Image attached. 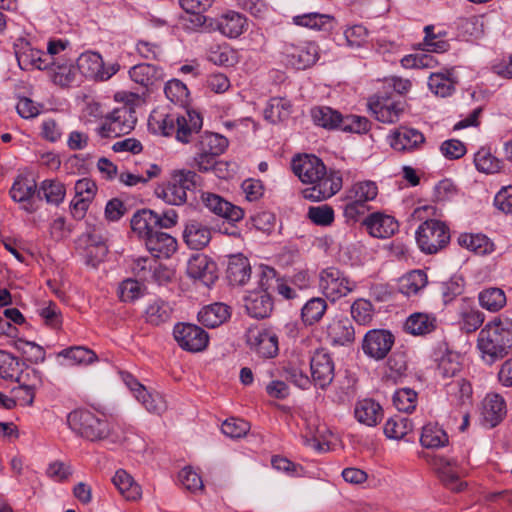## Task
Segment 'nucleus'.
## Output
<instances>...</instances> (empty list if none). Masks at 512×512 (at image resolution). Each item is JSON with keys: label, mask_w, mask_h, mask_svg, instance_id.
Here are the masks:
<instances>
[{"label": "nucleus", "mask_w": 512, "mask_h": 512, "mask_svg": "<svg viewBox=\"0 0 512 512\" xmlns=\"http://www.w3.org/2000/svg\"><path fill=\"white\" fill-rule=\"evenodd\" d=\"M294 174L303 182L312 184L303 190V197L311 201H321L336 194L342 187L340 172H326L320 158L314 155L298 156L292 161Z\"/></svg>", "instance_id": "obj_1"}, {"label": "nucleus", "mask_w": 512, "mask_h": 512, "mask_svg": "<svg viewBox=\"0 0 512 512\" xmlns=\"http://www.w3.org/2000/svg\"><path fill=\"white\" fill-rule=\"evenodd\" d=\"M477 347L489 364L507 356L512 349V318L500 315L489 321L478 334Z\"/></svg>", "instance_id": "obj_2"}, {"label": "nucleus", "mask_w": 512, "mask_h": 512, "mask_svg": "<svg viewBox=\"0 0 512 512\" xmlns=\"http://www.w3.org/2000/svg\"><path fill=\"white\" fill-rule=\"evenodd\" d=\"M202 125L201 115L188 109H185L182 114L153 111L148 119V126L152 131L163 136L175 134L176 139L185 144L191 141L194 134L200 132Z\"/></svg>", "instance_id": "obj_3"}, {"label": "nucleus", "mask_w": 512, "mask_h": 512, "mask_svg": "<svg viewBox=\"0 0 512 512\" xmlns=\"http://www.w3.org/2000/svg\"><path fill=\"white\" fill-rule=\"evenodd\" d=\"M201 180L194 170H178L165 186L156 189V194L170 205H182L188 201L189 195H194Z\"/></svg>", "instance_id": "obj_4"}, {"label": "nucleus", "mask_w": 512, "mask_h": 512, "mask_svg": "<svg viewBox=\"0 0 512 512\" xmlns=\"http://www.w3.org/2000/svg\"><path fill=\"white\" fill-rule=\"evenodd\" d=\"M67 423L74 432L90 441L102 440L110 433V425L107 420L89 410L70 412Z\"/></svg>", "instance_id": "obj_5"}, {"label": "nucleus", "mask_w": 512, "mask_h": 512, "mask_svg": "<svg viewBox=\"0 0 512 512\" xmlns=\"http://www.w3.org/2000/svg\"><path fill=\"white\" fill-rule=\"evenodd\" d=\"M416 241L422 252L435 254L449 243V228L440 220H426L416 231Z\"/></svg>", "instance_id": "obj_6"}, {"label": "nucleus", "mask_w": 512, "mask_h": 512, "mask_svg": "<svg viewBox=\"0 0 512 512\" xmlns=\"http://www.w3.org/2000/svg\"><path fill=\"white\" fill-rule=\"evenodd\" d=\"M280 54L283 63L298 70L311 67L319 58L318 47L312 42L285 41L280 46Z\"/></svg>", "instance_id": "obj_7"}, {"label": "nucleus", "mask_w": 512, "mask_h": 512, "mask_svg": "<svg viewBox=\"0 0 512 512\" xmlns=\"http://www.w3.org/2000/svg\"><path fill=\"white\" fill-rule=\"evenodd\" d=\"M319 288L326 298L334 302L354 291L356 283L338 268L328 267L319 274Z\"/></svg>", "instance_id": "obj_8"}, {"label": "nucleus", "mask_w": 512, "mask_h": 512, "mask_svg": "<svg viewBox=\"0 0 512 512\" xmlns=\"http://www.w3.org/2000/svg\"><path fill=\"white\" fill-rule=\"evenodd\" d=\"M174 338L181 348L190 352H199L206 348L209 337L199 326L193 324H177L174 327Z\"/></svg>", "instance_id": "obj_9"}, {"label": "nucleus", "mask_w": 512, "mask_h": 512, "mask_svg": "<svg viewBox=\"0 0 512 512\" xmlns=\"http://www.w3.org/2000/svg\"><path fill=\"white\" fill-rule=\"evenodd\" d=\"M394 344V336L387 330H370L364 336L362 349L366 355L375 359H384Z\"/></svg>", "instance_id": "obj_10"}, {"label": "nucleus", "mask_w": 512, "mask_h": 512, "mask_svg": "<svg viewBox=\"0 0 512 512\" xmlns=\"http://www.w3.org/2000/svg\"><path fill=\"white\" fill-rule=\"evenodd\" d=\"M187 275L204 286L209 287L218 278L217 265L208 256L195 254L188 261Z\"/></svg>", "instance_id": "obj_11"}, {"label": "nucleus", "mask_w": 512, "mask_h": 512, "mask_svg": "<svg viewBox=\"0 0 512 512\" xmlns=\"http://www.w3.org/2000/svg\"><path fill=\"white\" fill-rule=\"evenodd\" d=\"M201 199L210 212L230 222L240 221L244 216L242 208L230 203L218 194L203 192Z\"/></svg>", "instance_id": "obj_12"}, {"label": "nucleus", "mask_w": 512, "mask_h": 512, "mask_svg": "<svg viewBox=\"0 0 512 512\" xmlns=\"http://www.w3.org/2000/svg\"><path fill=\"white\" fill-rule=\"evenodd\" d=\"M247 343L259 356L273 358L278 354V337L270 330L250 329Z\"/></svg>", "instance_id": "obj_13"}, {"label": "nucleus", "mask_w": 512, "mask_h": 512, "mask_svg": "<svg viewBox=\"0 0 512 512\" xmlns=\"http://www.w3.org/2000/svg\"><path fill=\"white\" fill-rule=\"evenodd\" d=\"M213 0H179V3L183 10L186 12V16L182 18L184 26L190 30H196L197 28L205 25L207 21H210L209 26H212V19L204 15Z\"/></svg>", "instance_id": "obj_14"}, {"label": "nucleus", "mask_w": 512, "mask_h": 512, "mask_svg": "<svg viewBox=\"0 0 512 512\" xmlns=\"http://www.w3.org/2000/svg\"><path fill=\"white\" fill-rule=\"evenodd\" d=\"M312 380L320 388L328 386L334 378V363L324 350H317L310 359Z\"/></svg>", "instance_id": "obj_15"}, {"label": "nucleus", "mask_w": 512, "mask_h": 512, "mask_svg": "<svg viewBox=\"0 0 512 512\" xmlns=\"http://www.w3.org/2000/svg\"><path fill=\"white\" fill-rule=\"evenodd\" d=\"M144 241L147 250L155 258L168 259L177 250L176 239L170 234L157 229L146 236Z\"/></svg>", "instance_id": "obj_16"}, {"label": "nucleus", "mask_w": 512, "mask_h": 512, "mask_svg": "<svg viewBox=\"0 0 512 512\" xmlns=\"http://www.w3.org/2000/svg\"><path fill=\"white\" fill-rule=\"evenodd\" d=\"M369 234L375 238H388L398 230V222L389 215L375 212L363 222Z\"/></svg>", "instance_id": "obj_17"}, {"label": "nucleus", "mask_w": 512, "mask_h": 512, "mask_svg": "<svg viewBox=\"0 0 512 512\" xmlns=\"http://www.w3.org/2000/svg\"><path fill=\"white\" fill-rule=\"evenodd\" d=\"M435 468L441 482L452 491H462L466 486L460 481V473L456 461L445 457L435 460Z\"/></svg>", "instance_id": "obj_18"}, {"label": "nucleus", "mask_w": 512, "mask_h": 512, "mask_svg": "<svg viewBox=\"0 0 512 512\" xmlns=\"http://www.w3.org/2000/svg\"><path fill=\"white\" fill-rule=\"evenodd\" d=\"M244 306L251 317L263 319L271 314L273 302L266 291H253L245 297Z\"/></svg>", "instance_id": "obj_19"}, {"label": "nucleus", "mask_w": 512, "mask_h": 512, "mask_svg": "<svg viewBox=\"0 0 512 512\" xmlns=\"http://www.w3.org/2000/svg\"><path fill=\"white\" fill-rule=\"evenodd\" d=\"M425 141L424 135L417 129L400 127L391 135V147L397 151H411Z\"/></svg>", "instance_id": "obj_20"}, {"label": "nucleus", "mask_w": 512, "mask_h": 512, "mask_svg": "<svg viewBox=\"0 0 512 512\" xmlns=\"http://www.w3.org/2000/svg\"><path fill=\"white\" fill-rule=\"evenodd\" d=\"M183 239L191 249L201 250L211 241V229L201 222L191 220L186 224Z\"/></svg>", "instance_id": "obj_21"}, {"label": "nucleus", "mask_w": 512, "mask_h": 512, "mask_svg": "<svg viewBox=\"0 0 512 512\" xmlns=\"http://www.w3.org/2000/svg\"><path fill=\"white\" fill-rule=\"evenodd\" d=\"M106 240L107 238L97 229L87 234L85 249L87 264L95 268L104 260L108 252Z\"/></svg>", "instance_id": "obj_22"}, {"label": "nucleus", "mask_w": 512, "mask_h": 512, "mask_svg": "<svg viewBox=\"0 0 512 512\" xmlns=\"http://www.w3.org/2000/svg\"><path fill=\"white\" fill-rule=\"evenodd\" d=\"M226 273L232 285H244L251 276V266L248 258L240 253L230 255Z\"/></svg>", "instance_id": "obj_23"}, {"label": "nucleus", "mask_w": 512, "mask_h": 512, "mask_svg": "<svg viewBox=\"0 0 512 512\" xmlns=\"http://www.w3.org/2000/svg\"><path fill=\"white\" fill-rule=\"evenodd\" d=\"M126 110H115L99 128L102 137H117L128 134L134 127V121H126Z\"/></svg>", "instance_id": "obj_24"}, {"label": "nucleus", "mask_w": 512, "mask_h": 512, "mask_svg": "<svg viewBox=\"0 0 512 512\" xmlns=\"http://www.w3.org/2000/svg\"><path fill=\"white\" fill-rule=\"evenodd\" d=\"M437 318L434 315L415 312L411 314L404 324L405 330L414 336H424L437 328Z\"/></svg>", "instance_id": "obj_25"}, {"label": "nucleus", "mask_w": 512, "mask_h": 512, "mask_svg": "<svg viewBox=\"0 0 512 512\" xmlns=\"http://www.w3.org/2000/svg\"><path fill=\"white\" fill-rule=\"evenodd\" d=\"M368 107L375 115L376 119L383 123H394L398 120L403 108L399 103L388 99L371 98Z\"/></svg>", "instance_id": "obj_26"}, {"label": "nucleus", "mask_w": 512, "mask_h": 512, "mask_svg": "<svg viewBox=\"0 0 512 512\" xmlns=\"http://www.w3.org/2000/svg\"><path fill=\"white\" fill-rule=\"evenodd\" d=\"M37 192L36 181L22 175L17 177L10 189L11 198L16 202L27 203L24 209L29 212L34 210L29 201Z\"/></svg>", "instance_id": "obj_27"}, {"label": "nucleus", "mask_w": 512, "mask_h": 512, "mask_svg": "<svg viewBox=\"0 0 512 512\" xmlns=\"http://www.w3.org/2000/svg\"><path fill=\"white\" fill-rule=\"evenodd\" d=\"M129 75L134 82L147 88L163 81L162 69L148 63L133 66Z\"/></svg>", "instance_id": "obj_28"}, {"label": "nucleus", "mask_w": 512, "mask_h": 512, "mask_svg": "<svg viewBox=\"0 0 512 512\" xmlns=\"http://www.w3.org/2000/svg\"><path fill=\"white\" fill-rule=\"evenodd\" d=\"M506 404L498 394L487 395L483 405L484 422L493 428L498 425L506 415Z\"/></svg>", "instance_id": "obj_29"}, {"label": "nucleus", "mask_w": 512, "mask_h": 512, "mask_svg": "<svg viewBox=\"0 0 512 512\" xmlns=\"http://www.w3.org/2000/svg\"><path fill=\"white\" fill-rule=\"evenodd\" d=\"M356 419L367 426H375L383 417L382 407L372 399L358 401L355 406Z\"/></svg>", "instance_id": "obj_30"}, {"label": "nucleus", "mask_w": 512, "mask_h": 512, "mask_svg": "<svg viewBox=\"0 0 512 512\" xmlns=\"http://www.w3.org/2000/svg\"><path fill=\"white\" fill-rule=\"evenodd\" d=\"M229 316V307L227 305L214 303L199 311L198 320L202 325L214 328L226 321Z\"/></svg>", "instance_id": "obj_31"}, {"label": "nucleus", "mask_w": 512, "mask_h": 512, "mask_svg": "<svg viewBox=\"0 0 512 512\" xmlns=\"http://www.w3.org/2000/svg\"><path fill=\"white\" fill-rule=\"evenodd\" d=\"M158 221L156 212L143 209L137 211L133 215L131 219V228L145 240L146 236H149V234L153 233L157 229Z\"/></svg>", "instance_id": "obj_32"}, {"label": "nucleus", "mask_w": 512, "mask_h": 512, "mask_svg": "<svg viewBox=\"0 0 512 512\" xmlns=\"http://www.w3.org/2000/svg\"><path fill=\"white\" fill-rule=\"evenodd\" d=\"M30 371L25 374L21 370V364L18 358L12 354L0 350V377L6 380H15L21 382L22 378H29Z\"/></svg>", "instance_id": "obj_33"}, {"label": "nucleus", "mask_w": 512, "mask_h": 512, "mask_svg": "<svg viewBox=\"0 0 512 512\" xmlns=\"http://www.w3.org/2000/svg\"><path fill=\"white\" fill-rule=\"evenodd\" d=\"M112 482L125 499L135 501L141 497V487L125 470H117L112 478Z\"/></svg>", "instance_id": "obj_34"}, {"label": "nucleus", "mask_w": 512, "mask_h": 512, "mask_svg": "<svg viewBox=\"0 0 512 512\" xmlns=\"http://www.w3.org/2000/svg\"><path fill=\"white\" fill-rule=\"evenodd\" d=\"M227 147L228 140L224 136L207 131L199 136L195 144L197 151L216 156L221 155Z\"/></svg>", "instance_id": "obj_35"}, {"label": "nucleus", "mask_w": 512, "mask_h": 512, "mask_svg": "<svg viewBox=\"0 0 512 512\" xmlns=\"http://www.w3.org/2000/svg\"><path fill=\"white\" fill-rule=\"evenodd\" d=\"M245 23L241 14L229 12L215 21V28L227 37L236 38L243 33Z\"/></svg>", "instance_id": "obj_36"}, {"label": "nucleus", "mask_w": 512, "mask_h": 512, "mask_svg": "<svg viewBox=\"0 0 512 512\" xmlns=\"http://www.w3.org/2000/svg\"><path fill=\"white\" fill-rule=\"evenodd\" d=\"M293 21L298 26L318 31H329L333 28L334 18L328 14L307 13L295 16Z\"/></svg>", "instance_id": "obj_37"}, {"label": "nucleus", "mask_w": 512, "mask_h": 512, "mask_svg": "<svg viewBox=\"0 0 512 512\" xmlns=\"http://www.w3.org/2000/svg\"><path fill=\"white\" fill-rule=\"evenodd\" d=\"M420 443L428 449L440 448L448 444V435L438 424L429 423L422 428Z\"/></svg>", "instance_id": "obj_38"}, {"label": "nucleus", "mask_w": 512, "mask_h": 512, "mask_svg": "<svg viewBox=\"0 0 512 512\" xmlns=\"http://www.w3.org/2000/svg\"><path fill=\"white\" fill-rule=\"evenodd\" d=\"M413 430L412 421L403 416L395 415L389 418L383 427L384 434L387 438L393 440L403 439L409 432Z\"/></svg>", "instance_id": "obj_39"}, {"label": "nucleus", "mask_w": 512, "mask_h": 512, "mask_svg": "<svg viewBox=\"0 0 512 512\" xmlns=\"http://www.w3.org/2000/svg\"><path fill=\"white\" fill-rule=\"evenodd\" d=\"M328 335L333 343L346 345L352 343L355 338V331L348 319L337 320L328 326Z\"/></svg>", "instance_id": "obj_40"}, {"label": "nucleus", "mask_w": 512, "mask_h": 512, "mask_svg": "<svg viewBox=\"0 0 512 512\" xmlns=\"http://www.w3.org/2000/svg\"><path fill=\"white\" fill-rule=\"evenodd\" d=\"M103 59L96 52L82 53L77 59L79 71L87 78L98 80Z\"/></svg>", "instance_id": "obj_41"}, {"label": "nucleus", "mask_w": 512, "mask_h": 512, "mask_svg": "<svg viewBox=\"0 0 512 512\" xmlns=\"http://www.w3.org/2000/svg\"><path fill=\"white\" fill-rule=\"evenodd\" d=\"M427 275L422 270H413L400 279L399 290L406 296L416 295L427 285Z\"/></svg>", "instance_id": "obj_42"}, {"label": "nucleus", "mask_w": 512, "mask_h": 512, "mask_svg": "<svg viewBox=\"0 0 512 512\" xmlns=\"http://www.w3.org/2000/svg\"><path fill=\"white\" fill-rule=\"evenodd\" d=\"M478 299L481 307L491 312L501 310L507 301L504 291L498 287L484 289L479 293Z\"/></svg>", "instance_id": "obj_43"}, {"label": "nucleus", "mask_w": 512, "mask_h": 512, "mask_svg": "<svg viewBox=\"0 0 512 512\" xmlns=\"http://www.w3.org/2000/svg\"><path fill=\"white\" fill-rule=\"evenodd\" d=\"M291 103L285 98H272L264 110V117L271 123L287 119L291 114Z\"/></svg>", "instance_id": "obj_44"}, {"label": "nucleus", "mask_w": 512, "mask_h": 512, "mask_svg": "<svg viewBox=\"0 0 512 512\" xmlns=\"http://www.w3.org/2000/svg\"><path fill=\"white\" fill-rule=\"evenodd\" d=\"M30 373L33 376V381L28 383L25 378H22L21 382L19 383V386L14 387L12 389V393L14 395V398L16 401H20L23 405H32L35 398V389L37 387V384L40 382L39 373L32 369L30 370Z\"/></svg>", "instance_id": "obj_45"}, {"label": "nucleus", "mask_w": 512, "mask_h": 512, "mask_svg": "<svg viewBox=\"0 0 512 512\" xmlns=\"http://www.w3.org/2000/svg\"><path fill=\"white\" fill-rule=\"evenodd\" d=\"M311 117L314 123L328 130L338 129L340 112L327 107H314L311 110Z\"/></svg>", "instance_id": "obj_46"}, {"label": "nucleus", "mask_w": 512, "mask_h": 512, "mask_svg": "<svg viewBox=\"0 0 512 512\" xmlns=\"http://www.w3.org/2000/svg\"><path fill=\"white\" fill-rule=\"evenodd\" d=\"M326 310L327 303L325 299L320 297L311 298L301 310L302 320L306 325H313L321 320Z\"/></svg>", "instance_id": "obj_47"}, {"label": "nucleus", "mask_w": 512, "mask_h": 512, "mask_svg": "<svg viewBox=\"0 0 512 512\" xmlns=\"http://www.w3.org/2000/svg\"><path fill=\"white\" fill-rule=\"evenodd\" d=\"M39 198H45V200L54 205H59L65 197L64 185L56 180H44L37 192Z\"/></svg>", "instance_id": "obj_48"}, {"label": "nucleus", "mask_w": 512, "mask_h": 512, "mask_svg": "<svg viewBox=\"0 0 512 512\" xmlns=\"http://www.w3.org/2000/svg\"><path fill=\"white\" fill-rule=\"evenodd\" d=\"M171 311L168 303L157 299L150 303L145 310L146 322L155 326L165 323L169 320Z\"/></svg>", "instance_id": "obj_49"}, {"label": "nucleus", "mask_w": 512, "mask_h": 512, "mask_svg": "<svg viewBox=\"0 0 512 512\" xmlns=\"http://www.w3.org/2000/svg\"><path fill=\"white\" fill-rule=\"evenodd\" d=\"M451 73H434L429 77L428 85L432 92L441 97H447L454 91L455 82L451 79Z\"/></svg>", "instance_id": "obj_50"}, {"label": "nucleus", "mask_w": 512, "mask_h": 512, "mask_svg": "<svg viewBox=\"0 0 512 512\" xmlns=\"http://www.w3.org/2000/svg\"><path fill=\"white\" fill-rule=\"evenodd\" d=\"M378 187L373 181H363L353 185L347 195V199H355L362 203H367L376 198Z\"/></svg>", "instance_id": "obj_51"}, {"label": "nucleus", "mask_w": 512, "mask_h": 512, "mask_svg": "<svg viewBox=\"0 0 512 512\" xmlns=\"http://www.w3.org/2000/svg\"><path fill=\"white\" fill-rule=\"evenodd\" d=\"M284 372L286 380L292 382L295 386L301 389L309 387L311 380L307 374L304 373L303 368L300 367L299 358L289 361L287 366L284 368Z\"/></svg>", "instance_id": "obj_52"}, {"label": "nucleus", "mask_w": 512, "mask_h": 512, "mask_svg": "<svg viewBox=\"0 0 512 512\" xmlns=\"http://www.w3.org/2000/svg\"><path fill=\"white\" fill-rule=\"evenodd\" d=\"M208 60L219 66H233L237 62L236 52L227 45L212 47Z\"/></svg>", "instance_id": "obj_53"}, {"label": "nucleus", "mask_w": 512, "mask_h": 512, "mask_svg": "<svg viewBox=\"0 0 512 512\" xmlns=\"http://www.w3.org/2000/svg\"><path fill=\"white\" fill-rule=\"evenodd\" d=\"M217 157L218 156L216 155H210L196 150L195 155L192 158L191 167L199 172L220 171V167L224 164L217 161Z\"/></svg>", "instance_id": "obj_54"}, {"label": "nucleus", "mask_w": 512, "mask_h": 512, "mask_svg": "<svg viewBox=\"0 0 512 512\" xmlns=\"http://www.w3.org/2000/svg\"><path fill=\"white\" fill-rule=\"evenodd\" d=\"M460 246L477 254H485L488 251L489 240L481 234H461L458 238Z\"/></svg>", "instance_id": "obj_55"}, {"label": "nucleus", "mask_w": 512, "mask_h": 512, "mask_svg": "<svg viewBox=\"0 0 512 512\" xmlns=\"http://www.w3.org/2000/svg\"><path fill=\"white\" fill-rule=\"evenodd\" d=\"M144 286L135 279L128 278L118 287V295L123 302H133L143 295Z\"/></svg>", "instance_id": "obj_56"}, {"label": "nucleus", "mask_w": 512, "mask_h": 512, "mask_svg": "<svg viewBox=\"0 0 512 512\" xmlns=\"http://www.w3.org/2000/svg\"><path fill=\"white\" fill-rule=\"evenodd\" d=\"M474 162L480 172L489 174L500 170V161L484 148L475 154Z\"/></svg>", "instance_id": "obj_57"}, {"label": "nucleus", "mask_w": 512, "mask_h": 512, "mask_svg": "<svg viewBox=\"0 0 512 512\" xmlns=\"http://www.w3.org/2000/svg\"><path fill=\"white\" fill-rule=\"evenodd\" d=\"M417 393L409 388H402L393 396L394 406L402 412H412L416 407Z\"/></svg>", "instance_id": "obj_58"}, {"label": "nucleus", "mask_w": 512, "mask_h": 512, "mask_svg": "<svg viewBox=\"0 0 512 512\" xmlns=\"http://www.w3.org/2000/svg\"><path fill=\"white\" fill-rule=\"evenodd\" d=\"M164 92L166 97L175 104L184 105L187 102L189 91L180 80L173 79L166 83Z\"/></svg>", "instance_id": "obj_59"}, {"label": "nucleus", "mask_w": 512, "mask_h": 512, "mask_svg": "<svg viewBox=\"0 0 512 512\" xmlns=\"http://www.w3.org/2000/svg\"><path fill=\"white\" fill-rule=\"evenodd\" d=\"M307 216L318 226H330L334 222V210L327 204L311 206Z\"/></svg>", "instance_id": "obj_60"}, {"label": "nucleus", "mask_w": 512, "mask_h": 512, "mask_svg": "<svg viewBox=\"0 0 512 512\" xmlns=\"http://www.w3.org/2000/svg\"><path fill=\"white\" fill-rule=\"evenodd\" d=\"M136 398L140 401L147 411L160 414L166 410V402L159 394H151L145 389H140Z\"/></svg>", "instance_id": "obj_61"}, {"label": "nucleus", "mask_w": 512, "mask_h": 512, "mask_svg": "<svg viewBox=\"0 0 512 512\" xmlns=\"http://www.w3.org/2000/svg\"><path fill=\"white\" fill-rule=\"evenodd\" d=\"M60 355L69 359L75 364H90L97 358L96 354L92 350L82 346L64 349Z\"/></svg>", "instance_id": "obj_62"}, {"label": "nucleus", "mask_w": 512, "mask_h": 512, "mask_svg": "<svg viewBox=\"0 0 512 512\" xmlns=\"http://www.w3.org/2000/svg\"><path fill=\"white\" fill-rule=\"evenodd\" d=\"M351 315L357 323L366 325L373 318V306L367 300L358 299L351 306Z\"/></svg>", "instance_id": "obj_63"}, {"label": "nucleus", "mask_w": 512, "mask_h": 512, "mask_svg": "<svg viewBox=\"0 0 512 512\" xmlns=\"http://www.w3.org/2000/svg\"><path fill=\"white\" fill-rule=\"evenodd\" d=\"M484 314L475 309H469L461 313L460 328L466 333L475 332L484 322Z\"/></svg>", "instance_id": "obj_64"}]
</instances>
